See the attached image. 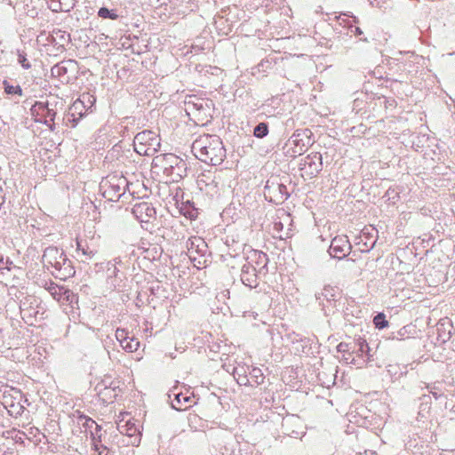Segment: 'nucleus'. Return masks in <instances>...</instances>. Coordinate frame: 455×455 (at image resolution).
<instances>
[{
    "label": "nucleus",
    "mask_w": 455,
    "mask_h": 455,
    "mask_svg": "<svg viewBox=\"0 0 455 455\" xmlns=\"http://www.w3.org/2000/svg\"><path fill=\"white\" fill-rule=\"evenodd\" d=\"M192 152L200 161L212 165H219L226 158V149L217 135L199 136L192 144Z\"/></svg>",
    "instance_id": "obj_1"
},
{
    "label": "nucleus",
    "mask_w": 455,
    "mask_h": 455,
    "mask_svg": "<svg viewBox=\"0 0 455 455\" xmlns=\"http://www.w3.org/2000/svg\"><path fill=\"white\" fill-rule=\"evenodd\" d=\"M151 170L156 175H164L172 181H178L185 172L184 161L174 154H160L153 158Z\"/></svg>",
    "instance_id": "obj_2"
},
{
    "label": "nucleus",
    "mask_w": 455,
    "mask_h": 455,
    "mask_svg": "<svg viewBox=\"0 0 455 455\" xmlns=\"http://www.w3.org/2000/svg\"><path fill=\"white\" fill-rule=\"evenodd\" d=\"M43 264L47 269H54L52 273L56 277L65 280L74 275L75 271L71 267V262L68 259L63 250L50 246L46 248L43 254Z\"/></svg>",
    "instance_id": "obj_3"
},
{
    "label": "nucleus",
    "mask_w": 455,
    "mask_h": 455,
    "mask_svg": "<svg viewBox=\"0 0 455 455\" xmlns=\"http://www.w3.org/2000/svg\"><path fill=\"white\" fill-rule=\"evenodd\" d=\"M133 147L140 156H153L160 148V139L156 132L145 130L134 137Z\"/></svg>",
    "instance_id": "obj_4"
},
{
    "label": "nucleus",
    "mask_w": 455,
    "mask_h": 455,
    "mask_svg": "<svg viewBox=\"0 0 455 455\" xmlns=\"http://www.w3.org/2000/svg\"><path fill=\"white\" fill-rule=\"evenodd\" d=\"M103 196L112 202H116L124 195L128 181L122 175H112L106 178L100 184Z\"/></svg>",
    "instance_id": "obj_5"
},
{
    "label": "nucleus",
    "mask_w": 455,
    "mask_h": 455,
    "mask_svg": "<svg viewBox=\"0 0 455 455\" xmlns=\"http://www.w3.org/2000/svg\"><path fill=\"white\" fill-rule=\"evenodd\" d=\"M310 145L309 136L306 132H294L285 144V156L295 158L305 153Z\"/></svg>",
    "instance_id": "obj_6"
},
{
    "label": "nucleus",
    "mask_w": 455,
    "mask_h": 455,
    "mask_svg": "<svg viewBox=\"0 0 455 455\" xmlns=\"http://www.w3.org/2000/svg\"><path fill=\"white\" fill-rule=\"evenodd\" d=\"M31 112L36 122L44 123L52 132L55 130L56 112L49 108L48 103L36 102L31 108Z\"/></svg>",
    "instance_id": "obj_7"
},
{
    "label": "nucleus",
    "mask_w": 455,
    "mask_h": 455,
    "mask_svg": "<svg viewBox=\"0 0 455 455\" xmlns=\"http://www.w3.org/2000/svg\"><path fill=\"white\" fill-rule=\"evenodd\" d=\"M351 244L347 236H335L331 243L329 254L331 257L341 259L349 254Z\"/></svg>",
    "instance_id": "obj_8"
},
{
    "label": "nucleus",
    "mask_w": 455,
    "mask_h": 455,
    "mask_svg": "<svg viewBox=\"0 0 455 455\" xmlns=\"http://www.w3.org/2000/svg\"><path fill=\"white\" fill-rule=\"evenodd\" d=\"M132 212L141 223H149L156 218V210L152 204L148 202L136 204L132 207Z\"/></svg>",
    "instance_id": "obj_9"
},
{
    "label": "nucleus",
    "mask_w": 455,
    "mask_h": 455,
    "mask_svg": "<svg viewBox=\"0 0 455 455\" xmlns=\"http://www.w3.org/2000/svg\"><path fill=\"white\" fill-rule=\"evenodd\" d=\"M300 170L308 169L310 175H316L322 170V155L318 152H314L307 155L299 164Z\"/></svg>",
    "instance_id": "obj_10"
},
{
    "label": "nucleus",
    "mask_w": 455,
    "mask_h": 455,
    "mask_svg": "<svg viewBox=\"0 0 455 455\" xmlns=\"http://www.w3.org/2000/svg\"><path fill=\"white\" fill-rule=\"evenodd\" d=\"M247 265H254L256 267V271L259 275H266L267 272V263L268 258L267 255L259 251H252L251 254L247 257Z\"/></svg>",
    "instance_id": "obj_11"
},
{
    "label": "nucleus",
    "mask_w": 455,
    "mask_h": 455,
    "mask_svg": "<svg viewBox=\"0 0 455 455\" xmlns=\"http://www.w3.org/2000/svg\"><path fill=\"white\" fill-rule=\"evenodd\" d=\"M259 273L254 265L244 264L241 270V281L249 288H256L259 284Z\"/></svg>",
    "instance_id": "obj_12"
},
{
    "label": "nucleus",
    "mask_w": 455,
    "mask_h": 455,
    "mask_svg": "<svg viewBox=\"0 0 455 455\" xmlns=\"http://www.w3.org/2000/svg\"><path fill=\"white\" fill-rule=\"evenodd\" d=\"M38 305L37 299L33 296L25 297L20 303V314L23 319H30L36 317L39 313L36 309Z\"/></svg>",
    "instance_id": "obj_13"
},
{
    "label": "nucleus",
    "mask_w": 455,
    "mask_h": 455,
    "mask_svg": "<svg viewBox=\"0 0 455 455\" xmlns=\"http://www.w3.org/2000/svg\"><path fill=\"white\" fill-rule=\"evenodd\" d=\"M76 63L73 60L63 61L52 68V75L58 76L61 84L70 83V76H67L68 70L76 69Z\"/></svg>",
    "instance_id": "obj_14"
},
{
    "label": "nucleus",
    "mask_w": 455,
    "mask_h": 455,
    "mask_svg": "<svg viewBox=\"0 0 455 455\" xmlns=\"http://www.w3.org/2000/svg\"><path fill=\"white\" fill-rule=\"evenodd\" d=\"M177 387H173V390H171L170 394L168 395H169V398L172 397V395H173V399L171 400V405L173 409L177 410V411H183V410H186L188 407H189L188 405V403H190V396L187 395H183L182 393H176L175 392V389Z\"/></svg>",
    "instance_id": "obj_15"
},
{
    "label": "nucleus",
    "mask_w": 455,
    "mask_h": 455,
    "mask_svg": "<svg viewBox=\"0 0 455 455\" xmlns=\"http://www.w3.org/2000/svg\"><path fill=\"white\" fill-rule=\"evenodd\" d=\"M316 299L323 303L336 301L339 298V289L337 286L325 285L321 292L315 294Z\"/></svg>",
    "instance_id": "obj_16"
},
{
    "label": "nucleus",
    "mask_w": 455,
    "mask_h": 455,
    "mask_svg": "<svg viewBox=\"0 0 455 455\" xmlns=\"http://www.w3.org/2000/svg\"><path fill=\"white\" fill-rule=\"evenodd\" d=\"M186 247L190 254L196 252L203 255L206 251L207 244L201 237L193 236L188 240Z\"/></svg>",
    "instance_id": "obj_17"
},
{
    "label": "nucleus",
    "mask_w": 455,
    "mask_h": 455,
    "mask_svg": "<svg viewBox=\"0 0 455 455\" xmlns=\"http://www.w3.org/2000/svg\"><path fill=\"white\" fill-rule=\"evenodd\" d=\"M49 8L55 12H68L74 5L73 0H47Z\"/></svg>",
    "instance_id": "obj_18"
},
{
    "label": "nucleus",
    "mask_w": 455,
    "mask_h": 455,
    "mask_svg": "<svg viewBox=\"0 0 455 455\" xmlns=\"http://www.w3.org/2000/svg\"><path fill=\"white\" fill-rule=\"evenodd\" d=\"M55 300H61L65 293L68 294V289L59 286L54 283H50L45 288Z\"/></svg>",
    "instance_id": "obj_19"
},
{
    "label": "nucleus",
    "mask_w": 455,
    "mask_h": 455,
    "mask_svg": "<svg viewBox=\"0 0 455 455\" xmlns=\"http://www.w3.org/2000/svg\"><path fill=\"white\" fill-rule=\"evenodd\" d=\"M197 184L201 190H205L207 193L211 191L212 188L216 187L211 174H202L198 176Z\"/></svg>",
    "instance_id": "obj_20"
},
{
    "label": "nucleus",
    "mask_w": 455,
    "mask_h": 455,
    "mask_svg": "<svg viewBox=\"0 0 455 455\" xmlns=\"http://www.w3.org/2000/svg\"><path fill=\"white\" fill-rule=\"evenodd\" d=\"M78 420H79V422H82L83 426L86 429H89L91 431V433L93 432V433L98 434L101 430L100 426H99L92 419H91L85 415L81 414L78 417Z\"/></svg>",
    "instance_id": "obj_21"
},
{
    "label": "nucleus",
    "mask_w": 455,
    "mask_h": 455,
    "mask_svg": "<svg viewBox=\"0 0 455 455\" xmlns=\"http://www.w3.org/2000/svg\"><path fill=\"white\" fill-rule=\"evenodd\" d=\"M76 251L79 255L80 253L84 257V259H82V261H85L87 259H92L94 254L95 251L91 249L87 244H84L82 241H76Z\"/></svg>",
    "instance_id": "obj_22"
},
{
    "label": "nucleus",
    "mask_w": 455,
    "mask_h": 455,
    "mask_svg": "<svg viewBox=\"0 0 455 455\" xmlns=\"http://www.w3.org/2000/svg\"><path fill=\"white\" fill-rule=\"evenodd\" d=\"M117 429L122 435H125L128 436H134L136 433L138 432L137 427L134 424L130 423L129 421L124 423H118L117 424Z\"/></svg>",
    "instance_id": "obj_23"
},
{
    "label": "nucleus",
    "mask_w": 455,
    "mask_h": 455,
    "mask_svg": "<svg viewBox=\"0 0 455 455\" xmlns=\"http://www.w3.org/2000/svg\"><path fill=\"white\" fill-rule=\"evenodd\" d=\"M251 379L256 384L260 385L264 382V375L261 369L252 367L249 372Z\"/></svg>",
    "instance_id": "obj_24"
},
{
    "label": "nucleus",
    "mask_w": 455,
    "mask_h": 455,
    "mask_svg": "<svg viewBox=\"0 0 455 455\" xmlns=\"http://www.w3.org/2000/svg\"><path fill=\"white\" fill-rule=\"evenodd\" d=\"M98 16L102 19H110V20H117L119 15L117 14L116 10H109L106 7H101L98 11Z\"/></svg>",
    "instance_id": "obj_25"
},
{
    "label": "nucleus",
    "mask_w": 455,
    "mask_h": 455,
    "mask_svg": "<svg viewBox=\"0 0 455 455\" xmlns=\"http://www.w3.org/2000/svg\"><path fill=\"white\" fill-rule=\"evenodd\" d=\"M139 347H140V342L133 337H132V338L129 337L127 341L122 345L123 349L127 352H134V351L138 350Z\"/></svg>",
    "instance_id": "obj_26"
},
{
    "label": "nucleus",
    "mask_w": 455,
    "mask_h": 455,
    "mask_svg": "<svg viewBox=\"0 0 455 455\" xmlns=\"http://www.w3.org/2000/svg\"><path fill=\"white\" fill-rule=\"evenodd\" d=\"M268 133V127L267 124L265 123H259L258 125L255 126L253 130V135L257 138H264Z\"/></svg>",
    "instance_id": "obj_27"
},
{
    "label": "nucleus",
    "mask_w": 455,
    "mask_h": 455,
    "mask_svg": "<svg viewBox=\"0 0 455 455\" xmlns=\"http://www.w3.org/2000/svg\"><path fill=\"white\" fill-rule=\"evenodd\" d=\"M373 323L376 328L381 330L387 326L388 322L386 320L385 315L382 313L378 314L374 319Z\"/></svg>",
    "instance_id": "obj_28"
},
{
    "label": "nucleus",
    "mask_w": 455,
    "mask_h": 455,
    "mask_svg": "<svg viewBox=\"0 0 455 455\" xmlns=\"http://www.w3.org/2000/svg\"><path fill=\"white\" fill-rule=\"evenodd\" d=\"M116 338L122 346L129 339L128 332L124 329H117L116 331Z\"/></svg>",
    "instance_id": "obj_29"
},
{
    "label": "nucleus",
    "mask_w": 455,
    "mask_h": 455,
    "mask_svg": "<svg viewBox=\"0 0 455 455\" xmlns=\"http://www.w3.org/2000/svg\"><path fill=\"white\" fill-rule=\"evenodd\" d=\"M92 446H93V450L96 451L97 452L101 450V446H103L102 444H100V442H101V435L100 433H93L92 432Z\"/></svg>",
    "instance_id": "obj_30"
},
{
    "label": "nucleus",
    "mask_w": 455,
    "mask_h": 455,
    "mask_svg": "<svg viewBox=\"0 0 455 455\" xmlns=\"http://www.w3.org/2000/svg\"><path fill=\"white\" fill-rule=\"evenodd\" d=\"M18 62L22 66L23 68L28 69L30 68V63L28 60L26 55L23 52H18Z\"/></svg>",
    "instance_id": "obj_31"
},
{
    "label": "nucleus",
    "mask_w": 455,
    "mask_h": 455,
    "mask_svg": "<svg viewBox=\"0 0 455 455\" xmlns=\"http://www.w3.org/2000/svg\"><path fill=\"white\" fill-rule=\"evenodd\" d=\"M4 92L5 94L19 95V96H21V94H22L21 87H4Z\"/></svg>",
    "instance_id": "obj_32"
},
{
    "label": "nucleus",
    "mask_w": 455,
    "mask_h": 455,
    "mask_svg": "<svg viewBox=\"0 0 455 455\" xmlns=\"http://www.w3.org/2000/svg\"><path fill=\"white\" fill-rule=\"evenodd\" d=\"M234 375H237V383L239 385H248L249 383V379L247 378L246 375H241L239 372H238V369H235L234 371Z\"/></svg>",
    "instance_id": "obj_33"
},
{
    "label": "nucleus",
    "mask_w": 455,
    "mask_h": 455,
    "mask_svg": "<svg viewBox=\"0 0 455 455\" xmlns=\"http://www.w3.org/2000/svg\"><path fill=\"white\" fill-rule=\"evenodd\" d=\"M349 350H350V347H349V344H347V343L340 342V343L337 346V351H338L339 353L343 354L344 355H345L346 354H348V355H349Z\"/></svg>",
    "instance_id": "obj_34"
},
{
    "label": "nucleus",
    "mask_w": 455,
    "mask_h": 455,
    "mask_svg": "<svg viewBox=\"0 0 455 455\" xmlns=\"http://www.w3.org/2000/svg\"><path fill=\"white\" fill-rule=\"evenodd\" d=\"M406 56H407V58L409 59V60H410L411 62H413V63H415V64H419V63H420V61H422V60H423V59H422V57H421V56L415 55V54L411 53V52L406 53Z\"/></svg>",
    "instance_id": "obj_35"
},
{
    "label": "nucleus",
    "mask_w": 455,
    "mask_h": 455,
    "mask_svg": "<svg viewBox=\"0 0 455 455\" xmlns=\"http://www.w3.org/2000/svg\"><path fill=\"white\" fill-rule=\"evenodd\" d=\"M72 296H73V293L68 290V294L65 293L64 298H62L61 300H58V301L61 302V303L71 302L72 301V299H71Z\"/></svg>",
    "instance_id": "obj_36"
},
{
    "label": "nucleus",
    "mask_w": 455,
    "mask_h": 455,
    "mask_svg": "<svg viewBox=\"0 0 455 455\" xmlns=\"http://www.w3.org/2000/svg\"><path fill=\"white\" fill-rule=\"evenodd\" d=\"M120 262V258H115L113 260L108 261V265H114V270L112 271L113 275H116V272L117 271L116 265L119 264Z\"/></svg>",
    "instance_id": "obj_37"
},
{
    "label": "nucleus",
    "mask_w": 455,
    "mask_h": 455,
    "mask_svg": "<svg viewBox=\"0 0 455 455\" xmlns=\"http://www.w3.org/2000/svg\"><path fill=\"white\" fill-rule=\"evenodd\" d=\"M430 393L435 396V399H438L443 395L441 390H439L436 387H431Z\"/></svg>",
    "instance_id": "obj_38"
},
{
    "label": "nucleus",
    "mask_w": 455,
    "mask_h": 455,
    "mask_svg": "<svg viewBox=\"0 0 455 455\" xmlns=\"http://www.w3.org/2000/svg\"><path fill=\"white\" fill-rule=\"evenodd\" d=\"M274 229H275L276 232H278V233L282 232V231H283V222H282V221H275V222L274 223Z\"/></svg>",
    "instance_id": "obj_39"
},
{
    "label": "nucleus",
    "mask_w": 455,
    "mask_h": 455,
    "mask_svg": "<svg viewBox=\"0 0 455 455\" xmlns=\"http://www.w3.org/2000/svg\"><path fill=\"white\" fill-rule=\"evenodd\" d=\"M359 347H359L360 352L363 353L364 352V347H368V345H367L365 340L360 339L359 340Z\"/></svg>",
    "instance_id": "obj_40"
},
{
    "label": "nucleus",
    "mask_w": 455,
    "mask_h": 455,
    "mask_svg": "<svg viewBox=\"0 0 455 455\" xmlns=\"http://www.w3.org/2000/svg\"><path fill=\"white\" fill-rule=\"evenodd\" d=\"M101 450L98 451V455H108V450L106 446H101Z\"/></svg>",
    "instance_id": "obj_41"
},
{
    "label": "nucleus",
    "mask_w": 455,
    "mask_h": 455,
    "mask_svg": "<svg viewBox=\"0 0 455 455\" xmlns=\"http://www.w3.org/2000/svg\"><path fill=\"white\" fill-rule=\"evenodd\" d=\"M355 34H357V35H361V34H363V31H362V30H361V28H358V27H356V28H355Z\"/></svg>",
    "instance_id": "obj_42"
},
{
    "label": "nucleus",
    "mask_w": 455,
    "mask_h": 455,
    "mask_svg": "<svg viewBox=\"0 0 455 455\" xmlns=\"http://www.w3.org/2000/svg\"><path fill=\"white\" fill-rule=\"evenodd\" d=\"M111 267L114 268V265H108V270L109 271L111 269Z\"/></svg>",
    "instance_id": "obj_43"
},
{
    "label": "nucleus",
    "mask_w": 455,
    "mask_h": 455,
    "mask_svg": "<svg viewBox=\"0 0 455 455\" xmlns=\"http://www.w3.org/2000/svg\"><path fill=\"white\" fill-rule=\"evenodd\" d=\"M343 357H344V360L347 363V362H348V360H349V357L345 356L344 355H343Z\"/></svg>",
    "instance_id": "obj_44"
},
{
    "label": "nucleus",
    "mask_w": 455,
    "mask_h": 455,
    "mask_svg": "<svg viewBox=\"0 0 455 455\" xmlns=\"http://www.w3.org/2000/svg\"><path fill=\"white\" fill-rule=\"evenodd\" d=\"M284 188H285V187H284V186H283V185H279V189H280V190H281V189H284Z\"/></svg>",
    "instance_id": "obj_45"
}]
</instances>
